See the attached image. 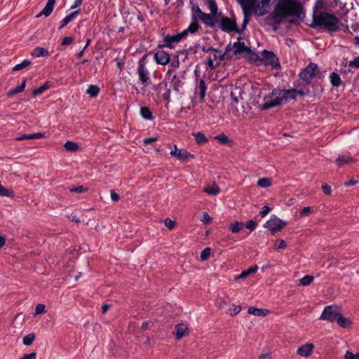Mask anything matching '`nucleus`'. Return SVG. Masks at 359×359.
<instances>
[{"label": "nucleus", "instance_id": "nucleus-1", "mask_svg": "<svg viewBox=\"0 0 359 359\" xmlns=\"http://www.w3.org/2000/svg\"><path fill=\"white\" fill-rule=\"evenodd\" d=\"M303 9L301 2L298 0H278L270 17L276 25H280L289 17L300 18L304 13Z\"/></svg>", "mask_w": 359, "mask_h": 359}, {"label": "nucleus", "instance_id": "nucleus-2", "mask_svg": "<svg viewBox=\"0 0 359 359\" xmlns=\"http://www.w3.org/2000/svg\"><path fill=\"white\" fill-rule=\"evenodd\" d=\"M340 23L337 17L327 12L314 13L312 22L309 26L312 28H321L330 32H338Z\"/></svg>", "mask_w": 359, "mask_h": 359}, {"label": "nucleus", "instance_id": "nucleus-3", "mask_svg": "<svg viewBox=\"0 0 359 359\" xmlns=\"http://www.w3.org/2000/svg\"><path fill=\"white\" fill-rule=\"evenodd\" d=\"M233 54L239 55L248 60H259V55L252 52L251 48L245 45V42L241 37L238 38V41L233 44Z\"/></svg>", "mask_w": 359, "mask_h": 359}, {"label": "nucleus", "instance_id": "nucleus-4", "mask_svg": "<svg viewBox=\"0 0 359 359\" xmlns=\"http://www.w3.org/2000/svg\"><path fill=\"white\" fill-rule=\"evenodd\" d=\"M300 80L306 86H309L313 79L315 77L320 78V72L318 68V65L315 63L310 62L299 74Z\"/></svg>", "mask_w": 359, "mask_h": 359}, {"label": "nucleus", "instance_id": "nucleus-5", "mask_svg": "<svg viewBox=\"0 0 359 359\" xmlns=\"http://www.w3.org/2000/svg\"><path fill=\"white\" fill-rule=\"evenodd\" d=\"M278 89H274L270 94L264 98V104L261 106L262 110H266L270 108L280 105L283 102V96L280 97Z\"/></svg>", "mask_w": 359, "mask_h": 359}, {"label": "nucleus", "instance_id": "nucleus-6", "mask_svg": "<svg viewBox=\"0 0 359 359\" xmlns=\"http://www.w3.org/2000/svg\"><path fill=\"white\" fill-rule=\"evenodd\" d=\"M340 312L336 306H327L325 307L320 319L334 322L337 320Z\"/></svg>", "mask_w": 359, "mask_h": 359}, {"label": "nucleus", "instance_id": "nucleus-7", "mask_svg": "<svg viewBox=\"0 0 359 359\" xmlns=\"http://www.w3.org/2000/svg\"><path fill=\"white\" fill-rule=\"evenodd\" d=\"M219 28L226 32H239L235 18H229L228 17L221 16Z\"/></svg>", "mask_w": 359, "mask_h": 359}, {"label": "nucleus", "instance_id": "nucleus-8", "mask_svg": "<svg viewBox=\"0 0 359 359\" xmlns=\"http://www.w3.org/2000/svg\"><path fill=\"white\" fill-rule=\"evenodd\" d=\"M287 223L282 219L277 217L276 215H272L271 218L266 221L264 226L269 229L273 233L277 231H280L286 226Z\"/></svg>", "mask_w": 359, "mask_h": 359}, {"label": "nucleus", "instance_id": "nucleus-9", "mask_svg": "<svg viewBox=\"0 0 359 359\" xmlns=\"http://www.w3.org/2000/svg\"><path fill=\"white\" fill-rule=\"evenodd\" d=\"M185 38L186 34L182 32L173 35L168 34L163 39L164 43L163 46H166L170 48H172L174 47L175 43H179L182 39H184Z\"/></svg>", "mask_w": 359, "mask_h": 359}, {"label": "nucleus", "instance_id": "nucleus-10", "mask_svg": "<svg viewBox=\"0 0 359 359\" xmlns=\"http://www.w3.org/2000/svg\"><path fill=\"white\" fill-rule=\"evenodd\" d=\"M219 17L220 16H219V15H215L212 13H204L198 20H200L206 27L213 28L219 21Z\"/></svg>", "mask_w": 359, "mask_h": 359}, {"label": "nucleus", "instance_id": "nucleus-11", "mask_svg": "<svg viewBox=\"0 0 359 359\" xmlns=\"http://www.w3.org/2000/svg\"><path fill=\"white\" fill-rule=\"evenodd\" d=\"M212 50L215 52V53L212 55H210L208 60V67L212 69L218 66L225 55L224 53H223L219 50L213 48Z\"/></svg>", "mask_w": 359, "mask_h": 359}, {"label": "nucleus", "instance_id": "nucleus-12", "mask_svg": "<svg viewBox=\"0 0 359 359\" xmlns=\"http://www.w3.org/2000/svg\"><path fill=\"white\" fill-rule=\"evenodd\" d=\"M259 60H264L266 63L269 64L271 66L275 67L278 65V59L272 51L264 50L261 53V55H259Z\"/></svg>", "mask_w": 359, "mask_h": 359}, {"label": "nucleus", "instance_id": "nucleus-13", "mask_svg": "<svg viewBox=\"0 0 359 359\" xmlns=\"http://www.w3.org/2000/svg\"><path fill=\"white\" fill-rule=\"evenodd\" d=\"M170 155L176 157L178 160L184 161L189 158H194V156L188 152L184 149H178L176 145H174V149L171 150Z\"/></svg>", "mask_w": 359, "mask_h": 359}, {"label": "nucleus", "instance_id": "nucleus-14", "mask_svg": "<svg viewBox=\"0 0 359 359\" xmlns=\"http://www.w3.org/2000/svg\"><path fill=\"white\" fill-rule=\"evenodd\" d=\"M145 58V56H144L140 61L139 62V65L137 67V73L139 75L140 80L142 83H147L149 79V72L147 69H146L144 64L143 62Z\"/></svg>", "mask_w": 359, "mask_h": 359}, {"label": "nucleus", "instance_id": "nucleus-15", "mask_svg": "<svg viewBox=\"0 0 359 359\" xmlns=\"http://www.w3.org/2000/svg\"><path fill=\"white\" fill-rule=\"evenodd\" d=\"M154 60L156 63L165 65L170 62V55L167 52L160 50L154 54Z\"/></svg>", "mask_w": 359, "mask_h": 359}, {"label": "nucleus", "instance_id": "nucleus-16", "mask_svg": "<svg viewBox=\"0 0 359 359\" xmlns=\"http://www.w3.org/2000/svg\"><path fill=\"white\" fill-rule=\"evenodd\" d=\"M184 76L183 75L177 76L175 75L171 81V86L172 89L177 93H181L184 85L183 80Z\"/></svg>", "mask_w": 359, "mask_h": 359}, {"label": "nucleus", "instance_id": "nucleus-17", "mask_svg": "<svg viewBox=\"0 0 359 359\" xmlns=\"http://www.w3.org/2000/svg\"><path fill=\"white\" fill-rule=\"evenodd\" d=\"M238 2L242 7L243 14H246L252 13L256 0H238Z\"/></svg>", "mask_w": 359, "mask_h": 359}, {"label": "nucleus", "instance_id": "nucleus-18", "mask_svg": "<svg viewBox=\"0 0 359 359\" xmlns=\"http://www.w3.org/2000/svg\"><path fill=\"white\" fill-rule=\"evenodd\" d=\"M313 348H314V346L313 344H311V343L306 344L300 346L297 349V353L299 355H300L302 357H308L311 354Z\"/></svg>", "mask_w": 359, "mask_h": 359}, {"label": "nucleus", "instance_id": "nucleus-19", "mask_svg": "<svg viewBox=\"0 0 359 359\" xmlns=\"http://www.w3.org/2000/svg\"><path fill=\"white\" fill-rule=\"evenodd\" d=\"M55 4V0H48L45 7L42 9V11L36 15V18H39L41 15H45L46 17L49 16L54 8Z\"/></svg>", "mask_w": 359, "mask_h": 359}, {"label": "nucleus", "instance_id": "nucleus-20", "mask_svg": "<svg viewBox=\"0 0 359 359\" xmlns=\"http://www.w3.org/2000/svg\"><path fill=\"white\" fill-rule=\"evenodd\" d=\"M198 20H195L191 18V22L189 27L182 31L183 33H185L186 37L188 36L189 34H195L196 33L199 29H201V25H199Z\"/></svg>", "mask_w": 359, "mask_h": 359}, {"label": "nucleus", "instance_id": "nucleus-21", "mask_svg": "<svg viewBox=\"0 0 359 359\" xmlns=\"http://www.w3.org/2000/svg\"><path fill=\"white\" fill-rule=\"evenodd\" d=\"M280 97H283V102H286L288 98L296 100L297 94H296V88H292L289 90H281L278 89Z\"/></svg>", "mask_w": 359, "mask_h": 359}, {"label": "nucleus", "instance_id": "nucleus-22", "mask_svg": "<svg viewBox=\"0 0 359 359\" xmlns=\"http://www.w3.org/2000/svg\"><path fill=\"white\" fill-rule=\"evenodd\" d=\"M207 87L205 86V81L203 79L200 80L198 86L196 87L195 94H198L200 100L203 101L206 94Z\"/></svg>", "mask_w": 359, "mask_h": 359}, {"label": "nucleus", "instance_id": "nucleus-23", "mask_svg": "<svg viewBox=\"0 0 359 359\" xmlns=\"http://www.w3.org/2000/svg\"><path fill=\"white\" fill-rule=\"evenodd\" d=\"M45 137V133H36L32 134H24L22 135H20L19 137H17L15 138V140L16 141H22L24 140L27 139H41Z\"/></svg>", "mask_w": 359, "mask_h": 359}, {"label": "nucleus", "instance_id": "nucleus-24", "mask_svg": "<svg viewBox=\"0 0 359 359\" xmlns=\"http://www.w3.org/2000/svg\"><path fill=\"white\" fill-rule=\"evenodd\" d=\"M203 191L209 195L216 196L220 192V188L215 183H212L205 187Z\"/></svg>", "mask_w": 359, "mask_h": 359}, {"label": "nucleus", "instance_id": "nucleus-25", "mask_svg": "<svg viewBox=\"0 0 359 359\" xmlns=\"http://www.w3.org/2000/svg\"><path fill=\"white\" fill-rule=\"evenodd\" d=\"M248 313L256 316H266L269 311L267 309H262L251 306L248 308Z\"/></svg>", "mask_w": 359, "mask_h": 359}, {"label": "nucleus", "instance_id": "nucleus-26", "mask_svg": "<svg viewBox=\"0 0 359 359\" xmlns=\"http://www.w3.org/2000/svg\"><path fill=\"white\" fill-rule=\"evenodd\" d=\"M187 327L184 324H178L175 327V337L177 339L182 338L187 334Z\"/></svg>", "mask_w": 359, "mask_h": 359}, {"label": "nucleus", "instance_id": "nucleus-27", "mask_svg": "<svg viewBox=\"0 0 359 359\" xmlns=\"http://www.w3.org/2000/svg\"><path fill=\"white\" fill-rule=\"evenodd\" d=\"M258 269V266L257 265H253L250 266L248 269L243 271L241 274L236 276L235 279H242L248 277L250 274L255 273Z\"/></svg>", "mask_w": 359, "mask_h": 359}, {"label": "nucleus", "instance_id": "nucleus-28", "mask_svg": "<svg viewBox=\"0 0 359 359\" xmlns=\"http://www.w3.org/2000/svg\"><path fill=\"white\" fill-rule=\"evenodd\" d=\"M330 80L332 85L334 87H339L342 83L340 76L336 72H332L330 74Z\"/></svg>", "mask_w": 359, "mask_h": 359}, {"label": "nucleus", "instance_id": "nucleus-29", "mask_svg": "<svg viewBox=\"0 0 359 359\" xmlns=\"http://www.w3.org/2000/svg\"><path fill=\"white\" fill-rule=\"evenodd\" d=\"M79 11H76L71 13L69 15L66 16L61 22V25L60 26V29L63 28L66 26L69 22L74 19V18L79 14Z\"/></svg>", "mask_w": 359, "mask_h": 359}, {"label": "nucleus", "instance_id": "nucleus-30", "mask_svg": "<svg viewBox=\"0 0 359 359\" xmlns=\"http://www.w3.org/2000/svg\"><path fill=\"white\" fill-rule=\"evenodd\" d=\"M26 82H27V79H24L20 86H18L14 88H12L8 92V95L11 96L14 94H17V93L22 92L25 88Z\"/></svg>", "mask_w": 359, "mask_h": 359}, {"label": "nucleus", "instance_id": "nucleus-31", "mask_svg": "<svg viewBox=\"0 0 359 359\" xmlns=\"http://www.w3.org/2000/svg\"><path fill=\"white\" fill-rule=\"evenodd\" d=\"M32 55L36 57H41V56H47L48 55V51L47 49L43 47H36L34 48L32 53Z\"/></svg>", "mask_w": 359, "mask_h": 359}, {"label": "nucleus", "instance_id": "nucleus-32", "mask_svg": "<svg viewBox=\"0 0 359 359\" xmlns=\"http://www.w3.org/2000/svg\"><path fill=\"white\" fill-rule=\"evenodd\" d=\"M203 1H205V4H208L210 13L215 14V15H219V16H221V13H217V9H218L217 5L215 0H203Z\"/></svg>", "mask_w": 359, "mask_h": 359}, {"label": "nucleus", "instance_id": "nucleus-33", "mask_svg": "<svg viewBox=\"0 0 359 359\" xmlns=\"http://www.w3.org/2000/svg\"><path fill=\"white\" fill-rule=\"evenodd\" d=\"M352 158L346 156H339L336 160V163L337 166L341 167L345 164L349 163L352 161Z\"/></svg>", "mask_w": 359, "mask_h": 359}, {"label": "nucleus", "instance_id": "nucleus-34", "mask_svg": "<svg viewBox=\"0 0 359 359\" xmlns=\"http://www.w3.org/2000/svg\"><path fill=\"white\" fill-rule=\"evenodd\" d=\"M140 114L145 119L151 120L153 118L152 113L147 107L140 108Z\"/></svg>", "mask_w": 359, "mask_h": 359}, {"label": "nucleus", "instance_id": "nucleus-35", "mask_svg": "<svg viewBox=\"0 0 359 359\" xmlns=\"http://www.w3.org/2000/svg\"><path fill=\"white\" fill-rule=\"evenodd\" d=\"M64 147L65 149L70 152H75L79 150V145L73 142L67 141L65 144Z\"/></svg>", "mask_w": 359, "mask_h": 359}, {"label": "nucleus", "instance_id": "nucleus-36", "mask_svg": "<svg viewBox=\"0 0 359 359\" xmlns=\"http://www.w3.org/2000/svg\"><path fill=\"white\" fill-rule=\"evenodd\" d=\"M337 323L342 327H348L350 325V320L342 316L341 313H339L337 320Z\"/></svg>", "mask_w": 359, "mask_h": 359}, {"label": "nucleus", "instance_id": "nucleus-37", "mask_svg": "<svg viewBox=\"0 0 359 359\" xmlns=\"http://www.w3.org/2000/svg\"><path fill=\"white\" fill-rule=\"evenodd\" d=\"M193 135L195 137V140L198 144H204L208 142V139L205 135L201 132L193 133Z\"/></svg>", "mask_w": 359, "mask_h": 359}, {"label": "nucleus", "instance_id": "nucleus-38", "mask_svg": "<svg viewBox=\"0 0 359 359\" xmlns=\"http://www.w3.org/2000/svg\"><path fill=\"white\" fill-rule=\"evenodd\" d=\"M314 280L313 276L310 275H306L302 278L299 280V283L302 286H306L310 285Z\"/></svg>", "mask_w": 359, "mask_h": 359}, {"label": "nucleus", "instance_id": "nucleus-39", "mask_svg": "<svg viewBox=\"0 0 359 359\" xmlns=\"http://www.w3.org/2000/svg\"><path fill=\"white\" fill-rule=\"evenodd\" d=\"M257 185L262 188H267L271 185V180L269 177H263L258 180Z\"/></svg>", "mask_w": 359, "mask_h": 359}, {"label": "nucleus", "instance_id": "nucleus-40", "mask_svg": "<svg viewBox=\"0 0 359 359\" xmlns=\"http://www.w3.org/2000/svg\"><path fill=\"white\" fill-rule=\"evenodd\" d=\"M31 61L29 60H23L21 63L20 64H18L16 65L15 66H14L13 67V72H16V71H19V70H21L28 66H29L31 65Z\"/></svg>", "mask_w": 359, "mask_h": 359}, {"label": "nucleus", "instance_id": "nucleus-41", "mask_svg": "<svg viewBox=\"0 0 359 359\" xmlns=\"http://www.w3.org/2000/svg\"><path fill=\"white\" fill-rule=\"evenodd\" d=\"M302 85L304 86L303 88H301V85L298 84L297 85V88H299V89L296 88V94L300 95H305L309 93V86H306L305 83H302Z\"/></svg>", "mask_w": 359, "mask_h": 359}, {"label": "nucleus", "instance_id": "nucleus-42", "mask_svg": "<svg viewBox=\"0 0 359 359\" xmlns=\"http://www.w3.org/2000/svg\"><path fill=\"white\" fill-rule=\"evenodd\" d=\"M193 13L191 15V18L195 20H198V18L204 13L201 8L198 6H194L192 7Z\"/></svg>", "mask_w": 359, "mask_h": 359}, {"label": "nucleus", "instance_id": "nucleus-43", "mask_svg": "<svg viewBox=\"0 0 359 359\" xmlns=\"http://www.w3.org/2000/svg\"><path fill=\"white\" fill-rule=\"evenodd\" d=\"M49 88V85L48 83H44L43 86H40L39 88L34 89L32 91V95L34 96H37L41 95L46 90H47Z\"/></svg>", "mask_w": 359, "mask_h": 359}, {"label": "nucleus", "instance_id": "nucleus-44", "mask_svg": "<svg viewBox=\"0 0 359 359\" xmlns=\"http://www.w3.org/2000/svg\"><path fill=\"white\" fill-rule=\"evenodd\" d=\"M34 334H29L23 337V344L26 346H29L34 342Z\"/></svg>", "mask_w": 359, "mask_h": 359}, {"label": "nucleus", "instance_id": "nucleus-45", "mask_svg": "<svg viewBox=\"0 0 359 359\" xmlns=\"http://www.w3.org/2000/svg\"><path fill=\"white\" fill-rule=\"evenodd\" d=\"M243 223L241 222H236L231 225L230 229L233 233H238L243 228Z\"/></svg>", "mask_w": 359, "mask_h": 359}, {"label": "nucleus", "instance_id": "nucleus-46", "mask_svg": "<svg viewBox=\"0 0 359 359\" xmlns=\"http://www.w3.org/2000/svg\"><path fill=\"white\" fill-rule=\"evenodd\" d=\"M215 139L217 140L221 143L225 144L231 142V140H229V138L224 133L219 134L218 135L215 137Z\"/></svg>", "mask_w": 359, "mask_h": 359}, {"label": "nucleus", "instance_id": "nucleus-47", "mask_svg": "<svg viewBox=\"0 0 359 359\" xmlns=\"http://www.w3.org/2000/svg\"><path fill=\"white\" fill-rule=\"evenodd\" d=\"M211 252V249L210 248H205L201 252V259L202 261H205L209 259Z\"/></svg>", "mask_w": 359, "mask_h": 359}, {"label": "nucleus", "instance_id": "nucleus-48", "mask_svg": "<svg viewBox=\"0 0 359 359\" xmlns=\"http://www.w3.org/2000/svg\"><path fill=\"white\" fill-rule=\"evenodd\" d=\"M287 246L285 241L283 239L276 240L274 244V248L276 250L284 249Z\"/></svg>", "mask_w": 359, "mask_h": 359}, {"label": "nucleus", "instance_id": "nucleus-49", "mask_svg": "<svg viewBox=\"0 0 359 359\" xmlns=\"http://www.w3.org/2000/svg\"><path fill=\"white\" fill-rule=\"evenodd\" d=\"M69 191L71 192H75V193H83L88 191L87 187H84L83 186H77V187H69Z\"/></svg>", "mask_w": 359, "mask_h": 359}, {"label": "nucleus", "instance_id": "nucleus-50", "mask_svg": "<svg viewBox=\"0 0 359 359\" xmlns=\"http://www.w3.org/2000/svg\"><path fill=\"white\" fill-rule=\"evenodd\" d=\"M164 224L168 229L172 230L175 228V222L167 218L164 220Z\"/></svg>", "mask_w": 359, "mask_h": 359}, {"label": "nucleus", "instance_id": "nucleus-51", "mask_svg": "<svg viewBox=\"0 0 359 359\" xmlns=\"http://www.w3.org/2000/svg\"><path fill=\"white\" fill-rule=\"evenodd\" d=\"M345 359H359V353L353 354L351 351H347L344 355Z\"/></svg>", "mask_w": 359, "mask_h": 359}, {"label": "nucleus", "instance_id": "nucleus-52", "mask_svg": "<svg viewBox=\"0 0 359 359\" xmlns=\"http://www.w3.org/2000/svg\"><path fill=\"white\" fill-rule=\"evenodd\" d=\"M233 309H230L229 310V314L231 316H236V314H238L241 311V306H234V305H233Z\"/></svg>", "mask_w": 359, "mask_h": 359}, {"label": "nucleus", "instance_id": "nucleus-53", "mask_svg": "<svg viewBox=\"0 0 359 359\" xmlns=\"http://www.w3.org/2000/svg\"><path fill=\"white\" fill-rule=\"evenodd\" d=\"M256 226L257 222L252 219L249 220L245 224V227L250 230L251 231H253L256 228Z\"/></svg>", "mask_w": 359, "mask_h": 359}, {"label": "nucleus", "instance_id": "nucleus-54", "mask_svg": "<svg viewBox=\"0 0 359 359\" xmlns=\"http://www.w3.org/2000/svg\"><path fill=\"white\" fill-rule=\"evenodd\" d=\"M45 309H46V307H45L44 304H37L36 306V309H35L36 315L44 313L46 311Z\"/></svg>", "mask_w": 359, "mask_h": 359}, {"label": "nucleus", "instance_id": "nucleus-55", "mask_svg": "<svg viewBox=\"0 0 359 359\" xmlns=\"http://www.w3.org/2000/svg\"><path fill=\"white\" fill-rule=\"evenodd\" d=\"M201 221L205 224H208L211 221V217L208 212H204L203 213V217L201 219Z\"/></svg>", "mask_w": 359, "mask_h": 359}, {"label": "nucleus", "instance_id": "nucleus-56", "mask_svg": "<svg viewBox=\"0 0 359 359\" xmlns=\"http://www.w3.org/2000/svg\"><path fill=\"white\" fill-rule=\"evenodd\" d=\"M322 189H323V191L326 195H330L332 194L331 187L330 185H328L327 184H323L322 185Z\"/></svg>", "mask_w": 359, "mask_h": 359}, {"label": "nucleus", "instance_id": "nucleus-57", "mask_svg": "<svg viewBox=\"0 0 359 359\" xmlns=\"http://www.w3.org/2000/svg\"><path fill=\"white\" fill-rule=\"evenodd\" d=\"M236 90H238L239 96H236L235 92L232 91L231 93V97L233 100L234 102L238 103L239 102V100L242 99V97L241 96L240 90L236 89Z\"/></svg>", "mask_w": 359, "mask_h": 359}, {"label": "nucleus", "instance_id": "nucleus-58", "mask_svg": "<svg viewBox=\"0 0 359 359\" xmlns=\"http://www.w3.org/2000/svg\"><path fill=\"white\" fill-rule=\"evenodd\" d=\"M348 65L351 67L359 68V56L350 61Z\"/></svg>", "mask_w": 359, "mask_h": 359}, {"label": "nucleus", "instance_id": "nucleus-59", "mask_svg": "<svg viewBox=\"0 0 359 359\" xmlns=\"http://www.w3.org/2000/svg\"><path fill=\"white\" fill-rule=\"evenodd\" d=\"M100 92V88L95 85H91V97H95Z\"/></svg>", "mask_w": 359, "mask_h": 359}, {"label": "nucleus", "instance_id": "nucleus-60", "mask_svg": "<svg viewBox=\"0 0 359 359\" xmlns=\"http://www.w3.org/2000/svg\"><path fill=\"white\" fill-rule=\"evenodd\" d=\"M271 211V208L267 206V205H264L263 208H262V210L259 212V214L260 215L264 217H265L269 212Z\"/></svg>", "mask_w": 359, "mask_h": 359}, {"label": "nucleus", "instance_id": "nucleus-61", "mask_svg": "<svg viewBox=\"0 0 359 359\" xmlns=\"http://www.w3.org/2000/svg\"><path fill=\"white\" fill-rule=\"evenodd\" d=\"M73 42V38L69 36L65 37L62 41V45L67 46L70 45Z\"/></svg>", "mask_w": 359, "mask_h": 359}, {"label": "nucleus", "instance_id": "nucleus-62", "mask_svg": "<svg viewBox=\"0 0 359 359\" xmlns=\"http://www.w3.org/2000/svg\"><path fill=\"white\" fill-rule=\"evenodd\" d=\"M36 353L35 352H32L28 354H25L20 359H36Z\"/></svg>", "mask_w": 359, "mask_h": 359}, {"label": "nucleus", "instance_id": "nucleus-63", "mask_svg": "<svg viewBox=\"0 0 359 359\" xmlns=\"http://www.w3.org/2000/svg\"><path fill=\"white\" fill-rule=\"evenodd\" d=\"M311 212V208L310 207H304L300 212L301 216L308 215Z\"/></svg>", "mask_w": 359, "mask_h": 359}, {"label": "nucleus", "instance_id": "nucleus-64", "mask_svg": "<svg viewBox=\"0 0 359 359\" xmlns=\"http://www.w3.org/2000/svg\"><path fill=\"white\" fill-rule=\"evenodd\" d=\"M157 140H158L157 137H147V138H144L143 140V142L144 144H149L153 142L156 141Z\"/></svg>", "mask_w": 359, "mask_h": 359}]
</instances>
